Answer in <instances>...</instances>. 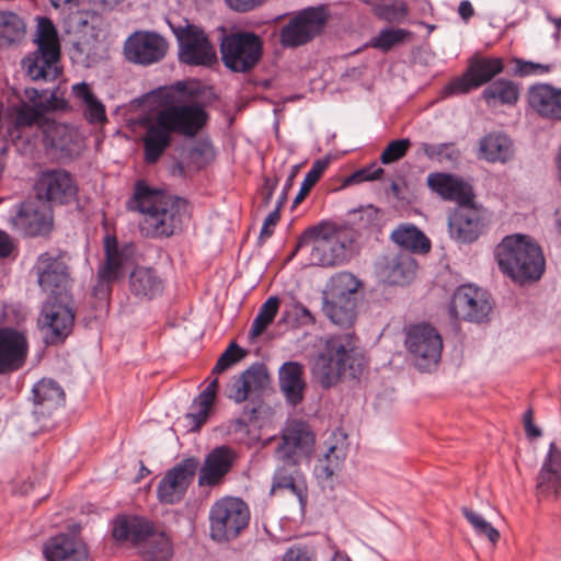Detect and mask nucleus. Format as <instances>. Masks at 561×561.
Wrapping results in <instances>:
<instances>
[{
  "mask_svg": "<svg viewBox=\"0 0 561 561\" xmlns=\"http://www.w3.org/2000/svg\"><path fill=\"white\" fill-rule=\"evenodd\" d=\"M208 114L203 104L190 102L165 103L142 123L145 134L141 138L144 161L154 164L172 145V136L195 137L206 125Z\"/></svg>",
  "mask_w": 561,
  "mask_h": 561,
  "instance_id": "obj_1",
  "label": "nucleus"
},
{
  "mask_svg": "<svg viewBox=\"0 0 561 561\" xmlns=\"http://www.w3.org/2000/svg\"><path fill=\"white\" fill-rule=\"evenodd\" d=\"M187 206L185 198L153 188L145 180L136 181L134 194L127 202L128 209L146 216L145 225L152 237H171L181 229Z\"/></svg>",
  "mask_w": 561,
  "mask_h": 561,
  "instance_id": "obj_2",
  "label": "nucleus"
},
{
  "mask_svg": "<svg viewBox=\"0 0 561 561\" xmlns=\"http://www.w3.org/2000/svg\"><path fill=\"white\" fill-rule=\"evenodd\" d=\"M366 365L353 333L330 335L313 360V379L323 389L335 386L343 376L358 378Z\"/></svg>",
  "mask_w": 561,
  "mask_h": 561,
  "instance_id": "obj_3",
  "label": "nucleus"
},
{
  "mask_svg": "<svg viewBox=\"0 0 561 561\" xmlns=\"http://www.w3.org/2000/svg\"><path fill=\"white\" fill-rule=\"evenodd\" d=\"M500 271L513 283L525 286L541 278L546 260L541 247L527 234H511L495 248Z\"/></svg>",
  "mask_w": 561,
  "mask_h": 561,
  "instance_id": "obj_4",
  "label": "nucleus"
},
{
  "mask_svg": "<svg viewBox=\"0 0 561 561\" xmlns=\"http://www.w3.org/2000/svg\"><path fill=\"white\" fill-rule=\"evenodd\" d=\"M112 536L117 542H129L144 561H170L174 553L171 538L139 516H117L113 522Z\"/></svg>",
  "mask_w": 561,
  "mask_h": 561,
  "instance_id": "obj_5",
  "label": "nucleus"
},
{
  "mask_svg": "<svg viewBox=\"0 0 561 561\" xmlns=\"http://www.w3.org/2000/svg\"><path fill=\"white\" fill-rule=\"evenodd\" d=\"M35 42L37 48L22 59V68L33 81H54L61 71L58 67L60 44L57 30L49 18L37 19Z\"/></svg>",
  "mask_w": 561,
  "mask_h": 561,
  "instance_id": "obj_6",
  "label": "nucleus"
},
{
  "mask_svg": "<svg viewBox=\"0 0 561 561\" xmlns=\"http://www.w3.org/2000/svg\"><path fill=\"white\" fill-rule=\"evenodd\" d=\"M219 51L224 66L234 73L252 71L262 60L264 42L253 31L236 30L221 37Z\"/></svg>",
  "mask_w": 561,
  "mask_h": 561,
  "instance_id": "obj_7",
  "label": "nucleus"
},
{
  "mask_svg": "<svg viewBox=\"0 0 561 561\" xmlns=\"http://www.w3.org/2000/svg\"><path fill=\"white\" fill-rule=\"evenodd\" d=\"M208 520L209 538L218 543L229 542L248 527L250 510L240 497L225 496L213 504Z\"/></svg>",
  "mask_w": 561,
  "mask_h": 561,
  "instance_id": "obj_8",
  "label": "nucleus"
},
{
  "mask_svg": "<svg viewBox=\"0 0 561 561\" xmlns=\"http://www.w3.org/2000/svg\"><path fill=\"white\" fill-rule=\"evenodd\" d=\"M9 214L10 228L25 238L47 237L53 230V210L36 196L14 204Z\"/></svg>",
  "mask_w": 561,
  "mask_h": 561,
  "instance_id": "obj_9",
  "label": "nucleus"
},
{
  "mask_svg": "<svg viewBox=\"0 0 561 561\" xmlns=\"http://www.w3.org/2000/svg\"><path fill=\"white\" fill-rule=\"evenodd\" d=\"M72 298H46L42 305L38 325L46 345H58L71 334L76 312Z\"/></svg>",
  "mask_w": 561,
  "mask_h": 561,
  "instance_id": "obj_10",
  "label": "nucleus"
},
{
  "mask_svg": "<svg viewBox=\"0 0 561 561\" xmlns=\"http://www.w3.org/2000/svg\"><path fill=\"white\" fill-rule=\"evenodd\" d=\"M328 22L323 5L298 11L279 31V43L285 48H296L319 36Z\"/></svg>",
  "mask_w": 561,
  "mask_h": 561,
  "instance_id": "obj_11",
  "label": "nucleus"
},
{
  "mask_svg": "<svg viewBox=\"0 0 561 561\" xmlns=\"http://www.w3.org/2000/svg\"><path fill=\"white\" fill-rule=\"evenodd\" d=\"M33 271L37 276L38 286L48 294L47 298H72L69 266L60 251L39 254Z\"/></svg>",
  "mask_w": 561,
  "mask_h": 561,
  "instance_id": "obj_12",
  "label": "nucleus"
},
{
  "mask_svg": "<svg viewBox=\"0 0 561 561\" xmlns=\"http://www.w3.org/2000/svg\"><path fill=\"white\" fill-rule=\"evenodd\" d=\"M179 45V60L188 66H210L217 61L216 51L203 28L186 23L170 24Z\"/></svg>",
  "mask_w": 561,
  "mask_h": 561,
  "instance_id": "obj_13",
  "label": "nucleus"
},
{
  "mask_svg": "<svg viewBox=\"0 0 561 561\" xmlns=\"http://www.w3.org/2000/svg\"><path fill=\"white\" fill-rule=\"evenodd\" d=\"M492 302L486 290L472 284H463L456 288L448 306L453 319L483 323L489 321Z\"/></svg>",
  "mask_w": 561,
  "mask_h": 561,
  "instance_id": "obj_14",
  "label": "nucleus"
},
{
  "mask_svg": "<svg viewBox=\"0 0 561 561\" xmlns=\"http://www.w3.org/2000/svg\"><path fill=\"white\" fill-rule=\"evenodd\" d=\"M405 347L420 370L437 365L442 356L443 340L430 323L413 324L407 331Z\"/></svg>",
  "mask_w": 561,
  "mask_h": 561,
  "instance_id": "obj_15",
  "label": "nucleus"
},
{
  "mask_svg": "<svg viewBox=\"0 0 561 561\" xmlns=\"http://www.w3.org/2000/svg\"><path fill=\"white\" fill-rule=\"evenodd\" d=\"M79 187L73 175L61 168L47 169L42 172L35 184V196L50 209L73 203Z\"/></svg>",
  "mask_w": 561,
  "mask_h": 561,
  "instance_id": "obj_16",
  "label": "nucleus"
},
{
  "mask_svg": "<svg viewBox=\"0 0 561 561\" xmlns=\"http://www.w3.org/2000/svg\"><path fill=\"white\" fill-rule=\"evenodd\" d=\"M316 435L310 425L300 420L287 424L276 449L277 457L288 465L309 460L314 453Z\"/></svg>",
  "mask_w": 561,
  "mask_h": 561,
  "instance_id": "obj_17",
  "label": "nucleus"
},
{
  "mask_svg": "<svg viewBox=\"0 0 561 561\" xmlns=\"http://www.w3.org/2000/svg\"><path fill=\"white\" fill-rule=\"evenodd\" d=\"M327 230L335 245V257L341 264L348 262L357 252V232L353 227L337 226L329 221H320L317 225L306 228L298 237L295 249L290 254L294 257L297 252L308 247L310 240L317 237L321 231Z\"/></svg>",
  "mask_w": 561,
  "mask_h": 561,
  "instance_id": "obj_18",
  "label": "nucleus"
},
{
  "mask_svg": "<svg viewBox=\"0 0 561 561\" xmlns=\"http://www.w3.org/2000/svg\"><path fill=\"white\" fill-rule=\"evenodd\" d=\"M30 343L24 331L9 325L0 327V375L10 376L27 362Z\"/></svg>",
  "mask_w": 561,
  "mask_h": 561,
  "instance_id": "obj_19",
  "label": "nucleus"
},
{
  "mask_svg": "<svg viewBox=\"0 0 561 561\" xmlns=\"http://www.w3.org/2000/svg\"><path fill=\"white\" fill-rule=\"evenodd\" d=\"M504 71V61L500 57H473L470 59L461 77L450 81L448 89L451 93L465 94L478 89Z\"/></svg>",
  "mask_w": 561,
  "mask_h": 561,
  "instance_id": "obj_20",
  "label": "nucleus"
},
{
  "mask_svg": "<svg viewBox=\"0 0 561 561\" xmlns=\"http://www.w3.org/2000/svg\"><path fill=\"white\" fill-rule=\"evenodd\" d=\"M486 218L476 203L457 207L448 216L449 237L461 244H471L484 233Z\"/></svg>",
  "mask_w": 561,
  "mask_h": 561,
  "instance_id": "obj_21",
  "label": "nucleus"
},
{
  "mask_svg": "<svg viewBox=\"0 0 561 561\" xmlns=\"http://www.w3.org/2000/svg\"><path fill=\"white\" fill-rule=\"evenodd\" d=\"M167 51V43L156 32L138 31L124 44V54L128 61L137 65H151L160 61Z\"/></svg>",
  "mask_w": 561,
  "mask_h": 561,
  "instance_id": "obj_22",
  "label": "nucleus"
},
{
  "mask_svg": "<svg viewBox=\"0 0 561 561\" xmlns=\"http://www.w3.org/2000/svg\"><path fill=\"white\" fill-rule=\"evenodd\" d=\"M236 457V451L228 445L214 447L198 468V486H218L231 470Z\"/></svg>",
  "mask_w": 561,
  "mask_h": 561,
  "instance_id": "obj_23",
  "label": "nucleus"
},
{
  "mask_svg": "<svg viewBox=\"0 0 561 561\" xmlns=\"http://www.w3.org/2000/svg\"><path fill=\"white\" fill-rule=\"evenodd\" d=\"M526 100L539 117L561 122V88L546 82L534 83L527 89Z\"/></svg>",
  "mask_w": 561,
  "mask_h": 561,
  "instance_id": "obj_24",
  "label": "nucleus"
},
{
  "mask_svg": "<svg viewBox=\"0 0 561 561\" xmlns=\"http://www.w3.org/2000/svg\"><path fill=\"white\" fill-rule=\"evenodd\" d=\"M427 185L442 198L457 203V207L474 203L476 195L472 185L454 174L432 173L427 178Z\"/></svg>",
  "mask_w": 561,
  "mask_h": 561,
  "instance_id": "obj_25",
  "label": "nucleus"
},
{
  "mask_svg": "<svg viewBox=\"0 0 561 561\" xmlns=\"http://www.w3.org/2000/svg\"><path fill=\"white\" fill-rule=\"evenodd\" d=\"M43 553L47 561H91L88 545L82 538L59 534L45 542Z\"/></svg>",
  "mask_w": 561,
  "mask_h": 561,
  "instance_id": "obj_26",
  "label": "nucleus"
},
{
  "mask_svg": "<svg viewBox=\"0 0 561 561\" xmlns=\"http://www.w3.org/2000/svg\"><path fill=\"white\" fill-rule=\"evenodd\" d=\"M416 267V261L410 253L400 252L383 255L378 262L377 272L383 283L403 286L413 279Z\"/></svg>",
  "mask_w": 561,
  "mask_h": 561,
  "instance_id": "obj_27",
  "label": "nucleus"
},
{
  "mask_svg": "<svg viewBox=\"0 0 561 561\" xmlns=\"http://www.w3.org/2000/svg\"><path fill=\"white\" fill-rule=\"evenodd\" d=\"M66 394L54 379L43 378L32 388L33 414L39 419L51 416L54 411L65 404Z\"/></svg>",
  "mask_w": 561,
  "mask_h": 561,
  "instance_id": "obj_28",
  "label": "nucleus"
},
{
  "mask_svg": "<svg viewBox=\"0 0 561 561\" xmlns=\"http://www.w3.org/2000/svg\"><path fill=\"white\" fill-rule=\"evenodd\" d=\"M165 280L153 267L137 265L129 274L128 288L139 300H153L163 294Z\"/></svg>",
  "mask_w": 561,
  "mask_h": 561,
  "instance_id": "obj_29",
  "label": "nucleus"
},
{
  "mask_svg": "<svg viewBox=\"0 0 561 561\" xmlns=\"http://www.w3.org/2000/svg\"><path fill=\"white\" fill-rule=\"evenodd\" d=\"M278 386L289 405L300 404L307 388L305 366L296 360L283 363L278 369Z\"/></svg>",
  "mask_w": 561,
  "mask_h": 561,
  "instance_id": "obj_30",
  "label": "nucleus"
},
{
  "mask_svg": "<svg viewBox=\"0 0 561 561\" xmlns=\"http://www.w3.org/2000/svg\"><path fill=\"white\" fill-rule=\"evenodd\" d=\"M268 379L267 371L262 364H253L239 376L231 378L227 397L236 403L244 402L251 390H261Z\"/></svg>",
  "mask_w": 561,
  "mask_h": 561,
  "instance_id": "obj_31",
  "label": "nucleus"
},
{
  "mask_svg": "<svg viewBox=\"0 0 561 561\" xmlns=\"http://www.w3.org/2000/svg\"><path fill=\"white\" fill-rule=\"evenodd\" d=\"M104 255V263L98 270L99 278L116 282L124 278L128 260L127 248L121 247L115 236H105Z\"/></svg>",
  "mask_w": 561,
  "mask_h": 561,
  "instance_id": "obj_32",
  "label": "nucleus"
},
{
  "mask_svg": "<svg viewBox=\"0 0 561 561\" xmlns=\"http://www.w3.org/2000/svg\"><path fill=\"white\" fill-rule=\"evenodd\" d=\"M199 461L196 457H187L169 469L159 481L157 491H186L198 472Z\"/></svg>",
  "mask_w": 561,
  "mask_h": 561,
  "instance_id": "obj_33",
  "label": "nucleus"
},
{
  "mask_svg": "<svg viewBox=\"0 0 561 561\" xmlns=\"http://www.w3.org/2000/svg\"><path fill=\"white\" fill-rule=\"evenodd\" d=\"M345 458V449L335 444H331L323 457L318 459L313 474L322 490L327 488L333 489V477L341 470Z\"/></svg>",
  "mask_w": 561,
  "mask_h": 561,
  "instance_id": "obj_34",
  "label": "nucleus"
},
{
  "mask_svg": "<svg viewBox=\"0 0 561 561\" xmlns=\"http://www.w3.org/2000/svg\"><path fill=\"white\" fill-rule=\"evenodd\" d=\"M537 488L541 491H561V447L549 445L537 477Z\"/></svg>",
  "mask_w": 561,
  "mask_h": 561,
  "instance_id": "obj_35",
  "label": "nucleus"
},
{
  "mask_svg": "<svg viewBox=\"0 0 561 561\" xmlns=\"http://www.w3.org/2000/svg\"><path fill=\"white\" fill-rule=\"evenodd\" d=\"M391 240L410 254H425L432 248L430 238L413 224L400 225L391 232Z\"/></svg>",
  "mask_w": 561,
  "mask_h": 561,
  "instance_id": "obj_36",
  "label": "nucleus"
},
{
  "mask_svg": "<svg viewBox=\"0 0 561 561\" xmlns=\"http://www.w3.org/2000/svg\"><path fill=\"white\" fill-rule=\"evenodd\" d=\"M357 299H332L323 296L322 310L336 325L348 328L357 317Z\"/></svg>",
  "mask_w": 561,
  "mask_h": 561,
  "instance_id": "obj_37",
  "label": "nucleus"
},
{
  "mask_svg": "<svg viewBox=\"0 0 561 561\" xmlns=\"http://www.w3.org/2000/svg\"><path fill=\"white\" fill-rule=\"evenodd\" d=\"M480 150L489 162L510 161L514 156L513 144L504 134H488L480 140Z\"/></svg>",
  "mask_w": 561,
  "mask_h": 561,
  "instance_id": "obj_38",
  "label": "nucleus"
},
{
  "mask_svg": "<svg viewBox=\"0 0 561 561\" xmlns=\"http://www.w3.org/2000/svg\"><path fill=\"white\" fill-rule=\"evenodd\" d=\"M520 90L517 83L510 79L501 78L493 80L482 91L481 98L491 105L497 101L501 105L514 106L519 100Z\"/></svg>",
  "mask_w": 561,
  "mask_h": 561,
  "instance_id": "obj_39",
  "label": "nucleus"
},
{
  "mask_svg": "<svg viewBox=\"0 0 561 561\" xmlns=\"http://www.w3.org/2000/svg\"><path fill=\"white\" fill-rule=\"evenodd\" d=\"M310 244H312L310 252V262L312 264L323 267L341 265L340 260L335 257V245L327 230L312 238Z\"/></svg>",
  "mask_w": 561,
  "mask_h": 561,
  "instance_id": "obj_40",
  "label": "nucleus"
},
{
  "mask_svg": "<svg viewBox=\"0 0 561 561\" xmlns=\"http://www.w3.org/2000/svg\"><path fill=\"white\" fill-rule=\"evenodd\" d=\"M276 489L307 491L306 478L298 468V465L285 463L275 471L270 491H275Z\"/></svg>",
  "mask_w": 561,
  "mask_h": 561,
  "instance_id": "obj_41",
  "label": "nucleus"
},
{
  "mask_svg": "<svg viewBox=\"0 0 561 561\" xmlns=\"http://www.w3.org/2000/svg\"><path fill=\"white\" fill-rule=\"evenodd\" d=\"M45 91H38L35 88H26L24 90L25 96L32 102V105H24L19 110L16 122L22 126H33L46 114L47 110L42 105V96Z\"/></svg>",
  "mask_w": 561,
  "mask_h": 561,
  "instance_id": "obj_42",
  "label": "nucleus"
},
{
  "mask_svg": "<svg viewBox=\"0 0 561 561\" xmlns=\"http://www.w3.org/2000/svg\"><path fill=\"white\" fill-rule=\"evenodd\" d=\"M360 280L350 272H341L331 278L329 291L324 295L332 299H357Z\"/></svg>",
  "mask_w": 561,
  "mask_h": 561,
  "instance_id": "obj_43",
  "label": "nucleus"
},
{
  "mask_svg": "<svg viewBox=\"0 0 561 561\" xmlns=\"http://www.w3.org/2000/svg\"><path fill=\"white\" fill-rule=\"evenodd\" d=\"M412 32L407 28L385 27L370 38L369 46L382 53L390 51L393 47L410 41Z\"/></svg>",
  "mask_w": 561,
  "mask_h": 561,
  "instance_id": "obj_44",
  "label": "nucleus"
},
{
  "mask_svg": "<svg viewBox=\"0 0 561 561\" xmlns=\"http://www.w3.org/2000/svg\"><path fill=\"white\" fill-rule=\"evenodd\" d=\"M25 34L23 19L12 11H0V38L8 43L19 42Z\"/></svg>",
  "mask_w": 561,
  "mask_h": 561,
  "instance_id": "obj_45",
  "label": "nucleus"
},
{
  "mask_svg": "<svg viewBox=\"0 0 561 561\" xmlns=\"http://www.w3.org/2000/svg\"><path fill=\"white\" fill-rule=\"evenodd\" d=\"M279 302L280 301L277 296H271L260 307L259 312L251 324V337L260 336L274 321L278 312Z\"/></svg>",
  "mask_w": 561,
  "mask_h": 561,
  "instance_id": "obj_46",
  "label": "nucleus"
},
{
  "mask_svg": "<svg viewBox=\"0 0 561 561\" xmlns=\"http://www.w3.org/2000/svg\"><path fill=\"white\" fill-rule=\"evenodd\" d=\"M416 154H423L431 160L454 162L460 157V151L456 148L455 142H442L433 145L428 142H420Z\"/></svg>",
  "mask_w": 561,
  "mask_h": 561,
  "instance_id": "obj_47",
  "label": "nucleus"
},
{
  "mask_svg": "<svg viewBox=\"0 0 561 561\" xmlns=\"http://www.w3.org/2000/svg\"><path fill=\"white\" fill-rule=\"evenodd\" d=\"M329 163L330 159L328 157L318 159L312 163L311 169L305 175L300 188L293 201V208L297 207L308 196L312 187L317 184V182L329 167Z\"/></svg>",
  "mask_w": 561,
  "mask_h": 561,
  "instance_id": "obj_48",
  "label": "nucleus"
},
{
  "mask_svg": "<svg viewBox=\"0 0 561 561\" xmlns=\"http://www.w3.org/2000/svg\"><path fill=\"white\" fill-rule=\"evenodd\" d=\"M353 215L355 217L353 224L356 226L354 229L357 234L360 232L371 233L379 230L381 226L380 210L373 205L362 207L353 211Z\"/></svg>",
  "mask_w": 561,
  "mask_h": 561,
  "instance_id": "obj_49",
  "label": "nucleus"
},
{
  "mask_svg": "<svg viewBox=\"0 0 561 561\" xmlns=\"http://www.w3.org/2000/svg\"><path fill=\"white\" fill-rule=\"evenodd\" d=\"M214 411L215 404L195 397L191 403L190 411L185 414L190 431L199 432Z\"/></svg>",
  "mask_w": 561,
  "mask_h": 561,
  "instance_id": "obj_50",
  "label": "nucleus"
},
{
  "mask_svg": "<svg viewBox=\"0 0 561 561\" xmlns=\"http://www.w3.org/2000/svg\"><path fill=\"white\" fill-rule=\"evenodd\" d=\"M215 157L214 146L208 137H202L188 149L187 159L197 169L204 168Z\"/></svg>",
  "mask_w": 561,
  "mask_h": 561,
  "instance_id": "obj_51",
  "label": "nucleus"
},
{
  "mask_svg": "<svg viewBox=\"0 0 561 561\" xmlns=\"http://www.w3.org/2000/svg\"><path fill=\"white\" fill-rule=\"evenodd\" d=\"M463 516L480 535H484L488 539L495 545L500 539V533L489 522H486L481 515L473 512L469 507L461 508Z\"/></svg>",
  "mask_w": 561,
  "mask_h": 561,
  "instance_id": "obj_52",
  "label": "nucleus"
},
{
  "mask_svg": "<svg viewBox=\"0 0 561 561\" xmlns=\"http://www.w3.org/2000/svg\"><path fill=\"white\" fill-rule=\"evenodd\" d=\"M374 13L381 21L399 23L408 15V7L403 1H396L389 4L377 5Z\"/></svg>",
  "mask_w": 561,
  "mask_h": 561,
  "instance_id": "obj_53",
  "label": "nucleus"
},
{
  "mask_svg": "<svg viewBox=\"0 0 561 561\" xmlns=\"http://www.w3.org/2000/svg\"><path fill=\"white\" fill-rule=\"evenodd\" d=\"M513 62L515 64L513 75L520 78L542 76L551 72L554 68L552 64H540L517 57L513 58Z\"/></svg>",
  "mask_w": 561,
  "mask_h": 561,
  "instance_id": "obj_54",
  "label": "nucleus"
},
{
  "mask_svg": "<svg viewBox=\"0 0 561 561\" xmlns=\"http://www.w3.org/2000/svg\"><path fill=\"white\" fill-rule=\"evenodd\" d=\"M409 138H400L390 141L380 154V162L385 165L399 161L408 153L411 147Z\"/></svg>",
  "mask_w": 561,
  "mask_h": 561,
  "instance_id": "obj_55",
  "label": "nucleus"
},
{
  "mask_svg": "<svg viewBox=\"0 0 561 561\" xmlns=\"http://www.w3.org/2000/svg\"><path fill=\"white\" fill-rule=\"evenodd\" d=\"M245 355V351L236 342H231L225 352L217 359L216 365L211 369V374L218 375L229 369L232 365L241 360Z\"/></svg>",
  "mask_w": 561,
  "mask_h": 561,
  "instance_id": "obj_56",
  "label": "nucleus"
},
{
  "mask_svg": "<svg viewBox=\"0 0 561 561\" xmlns=\"http://www.w3.org/2000/svg\"><path fill=\"white\" fill-rule=\"evenodd\" d=\"M383 173L385 170L374 162L365 168L356 170L351 175L345 178L343 186L359 184L367 181H375L380 179Z\"/></svg>",
  "mask_w": 561,
  "mask_h": 561,
  "instance_id": "obj_57",
  "label": "nucleus"
},
{
  "mask_svg": "<svg viewBox=\"0 0 561 561\" xmlns=\"http://www.w3.org/2000/svg\"><path fill=\"white\" fill-rule=\"evenodd\" d=\"M242 414L244 416H248V421H245L243 417H238L234 420H231L229 422V431L232 433H248L249 432V422H254L259 417V407H250L249 404H245L242 410Z\"/></svg>",
  "mask_w": 561,
  "mask_h": 561,
  "instance_id": "obj_58",
  "label": "nucleus"
},
{
  "mask_svg": "<svg viewBox=\"0 0 561 561\" xmlns=\"http://www.w3.org/2000/svg\"><path fill=\"white\" fill-rule=\"evenodd\" d=\"M84 105V117L89 123L100 124L106 121L105 106L95 95Z\"/></svg>",
  "mask_w": 561,
  "mask_h": 561,
  "instance_id": "obj_59",
  "label": "nucleus"
},
{
  "mask_svg": "<svg viewBox=\"0 0 561 561\" xmlns=\"http://www.w3.org/2000/svg\"><path fill=\"white\" fill-rule=\"evenodd\" d=\"M45 93L42 96V105L46 107L47 113L55 111H67L69 108L68 102L57 94V91H53L49 95H47V90H44Z\"/></svg>",
  "mask_w": 561,
  "mask_h": 561,
  "instance_id": "obj_60",
  "label": "nucleus"
},
{
  "mask_svg": "<svg viewBox=\"0 0 561 561\" xmlns=\"http://www.w3.org/2000/svg\"><path fill=\"white\" fill-rule=\"evenodd\" d=\"M282 208L283 207L276 205L275 209L273 211H271L267 215V217L264 219V222L262 225V228H261V231H260V236H259V241L260 242H264L266 239H268L270 237L273 236V233H274L273 227L280 219L279 211H280Z\"/></svg>",
  "mask_w": 561,
  "mask_h": 561,
  "instance_id": "obj_61",
  "label": "nucleus"
},
{
  "mask_svg": "<svg viewBox=\"0 0 561 561\" xmlns=\"http://www.w3.org/2000/svg\"><path fill=\"white\" fill-rule=\"evenodd\" d=\"M267 0H225L226 4L238 13H248L262 7Z\"/></svg>",
  "mask_w": 561,
  "mask_h": 561,
  "instance_id": "obj_62",
  "label": "nucleus"
},
{
  "mask_svg": "<svg viewBox=\"0 0 561 561\" xmlns=\"http://www.w3.org/2000/svg\"><path fill=\"white\" fill-rule=\"evenodd\" d=\"M95 16V12L89 10H77L69 15L70 26L76 31H82L88 26L90 20Z\"/></svg>",
  "mask_w": 561,
  "mask_h": 561,
  "instance_id": "obj_63",
  "label": "nucleus"
},
{
  "mask_svg": "<svg viewBox=\"0 0 561 561\" xmlns=\"http://www.w3.org/2000/svg\"><path fill=\"white\" fill-rule=\"evenodd\" d=\"M279 179L277 176H265L263 181V185L260 190V194L262 197V205L267 207L273 198L274 192L278 186Z\"/></svg>",
  "mask_w": 561,
  "mask_h": 561,
  "instance_id": "obj_64",
  "label": "nucleus"
}]
</instances>
